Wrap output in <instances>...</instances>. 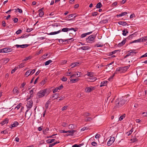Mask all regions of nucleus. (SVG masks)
Wrapping results in <instances>:
<instances>
[{"label":"nucleus","mask_w":147,"mask_h":147,"mask_svg":"<svg viewBox=\"0 0 147 147\" xmlns=\"http://www.w3.org/2000/svg\"><path fill=\"white\" fill-rule=\"evenodd\" d=\"M93 73L92 72H88L86 75L88 76H90V77H92L93 76Z\"/></svg>","instance_id":"nucleus-36"},{"label":"nucleus","mask_w":147,"mask_h":147,"mask_svg":"<svg viewBox=\"0 0 147 147\" xmlns=\"http://www.w3.org/2000/svg\"><path fill=\"white\" fill-rule=\"evenodd\" d=\"M126 38L125 39L121 42L119 43L118 45V47H121L123 46L126 42Z\"/></svg>","instance_id":"nucleus-13"},{"label":"nucleus","mask_w":147,"mask_h":147,"mask_svg":"<svg viewBox=\"0 0 147 147\" xmlns=\"http://www.w3.org/2000/svg\"><path fill=\"white\" fill-rule=\"evenodd\" d=\"M127 12H123L120 14H119V15H117V17L118 18L119 17H121V16H124L125 15L127 14Z\"/></svg>","instance_id":"nucleus-21"},{"label":"nucleus","mask_w":147,"mask_h":147,"mask_svg":"<svg viewBox=\"0 0 147 147\" xmlns=\"http://www.w3.org/2000/svg\"><path fill=\"white\" fill-rule=\"evenodd\" d=\"M61 80L63 82H65L67 81V78L65 77H63L61 79Z\"/></svg>","instance_id":"nucleus-53"},{"label":"nucleus","mask_w":147,"mask_h":147,"mask_svg":"<svg viewBox=\"0 0 147 147\" xmlns=\"http://www.w3.org/2000/svg\"><path fill=\"white\" fill-rule=\"evenodd\" d=\"M129 98L126 96L122 97L116 99L115 101V105L114 108L116 109L124 105L128 100Z\"/></svg>","instance_id":"nucleus-1"},{"label":"nucleus","mask_w":147,"mask_h":147,"mask_svg":"<svg viewBox=\"0 0 147 147\" xmlns=\"http://www.w3.org/2000/svg\"><path fill=\"white\" fill-rule=\"evenodd\" d=\"M57 134H54L51 136H47V138H55V137H54L53 136H55V135H57Z\"/></svg>","instance_id":"nucleus-47"},{"label":"nucleus","mask_w":147,"mask_h":147,"mask_svg":"<svg viewBox=\"0 0 147 147\" xmlns=\"http://www.w3.org/2000/svg\"><path fill=\"white\" fill-rule=\"evenodd\" d=\"M107 81H104L102 82L100 84V87L106 86L107 84Z\"/></svg>","instance_id":"nucleus-16"},{"label":"nucleus","mask_w":147,"mask_h":147,"mask_svg":"<svg viewBox=\"0 0 147 147\" xmlns=\"http://www.w3.org/2000/svg\"><path fill=\"white\" fill-rule=\"evenodd\" d=\"M46 82V81L45 80H44L42 81L41 82V84L44 85V84Z\"/></svg>","instance_id":"nucleus-63"},{"label":"nucleus","mask_w":147,"mask_h":147,"mask_svg":"<svg viewBox=\"0 0 147 147\" xmlns=\"http://www.w3.org/2000/svg\"><path fill=\"white\" fill-rule=\"evenodd\" d=\"M133 129L132 128L130 131H128L127 133V136H129V135H130L131 134L132 132H133Z\"/></svg>","instance_id":"nucleus-40"},{"label":"nucleus","mask_w":147,"mask_h":147,"mask_svg":"<svg viewBox=\"0 0 147 147\" xmlns=\"http://www.w3.org/2000/svg\"><path fill=\"white\" fill-rule=\"evenodd\" d=\"M49 93V90L47 88L41 90L37 93L36 95V98H39L42 97L45 95L48 94Z\"/></svg>","instance_id":"nucleus-2"},{"label":"nucleus","mask_w":147,"mask_h":147,"mask_svg":"<svg viewBox=\"0 0 147 147\" xmlns=\"http://www.w3.org/2000/svg\"><path fill=\"white\" fill-rule=\"evenodd\" d=\"M115 140V139L114 137H111L110 138L109 140L113 143L114 141Z\"/></svg>","instance_id":"nucleus-43"},{"label":"nucleus","mask_w":147,"mask_h":147,"mask_svg":"<svg viewBox=\"0 0 147 147\" xmlns=\"http://www.w3.org/2000/svg\"><path fill=\"white\" fill-rule=\"evenodd\" d=\"M32 105L33 102L32 100H30V101H28L26 106L28 108H29V109H28L25 112V117L26 116V113L28 111L29 109L32 107Z\"/></svg>","instance_id":"nucleus-4"},{"label":"nucleus","mask_w":147,"mask_h":147,"mask_svg":"<svg viewBox=\"0 0 147 147\" xmlns=\"http://www.w3.org/2000/svg\"><path fill=\"white\" fill-rule=\"evenodd\" d=\"M33 94H30V96L29 97H28V98H26V100L27 101H28L30 99L31 97H32L33 96Z\"/></svg>","instance_id":"nucleus-56"},{"label":"nucleus","mask_w":147,"mask_h":147,"mask_svg":"<svg viewBox=\"0 0 147 147\" xmlns=\"http://www.w3.org/2000/svg\"><path fill=\"white\" fill-rule=\"evenodd\" d=\"M61 31L63 32H67V31H69V28H63L61 30Z\"/></svg>","instance_id":"nucleus-32"},{"label":"nucleus","mask_w":147,"mask_h":147,"mask_svg":"<svg viewBox=\"0 0 147 147\" xmlns=\"http://www.w3.org/2000/svg\"><path fill=\"white\" fill-rule=\"evenodd\" d=\"M61 32V30H58L57 31L54 32H51L50 33H47V34L48 35H55L56 34H57Z\"/></svg>","instance_id":"nucleus-11"},{"label":"nucleus","mask_w":147,"mask_h":147,"mask_svg":"<svg viewBox=\"0 0 147 147\" xmlns=\"http://www.w3.org/2000/svg\"><path fill=\"white\" fill-rule=\"evenodd\" d=\"M13 20L14 21V23L17 22L18 20V18H13Z\"/></svg>","instance_id":"nucleus-45"},{"label":"nucleus","mask_w":147,"mask_h":147,"mask_svg":"<svg viewBox=\"0 0 147 147\" xmlns=\"http://www.w3.org/2000/svg\"><path fill=\"white\" fill-rule=\"evenodd\" d=\"M69 40H71V41L72 42L74 40V39L73 38H71L67 39H63V42Z\"/></svg>","instance_id":"nucleus-46"},{"label":"nucleus","mask_w":147,"mask_h":147,"mask_svg":"<svg viewBox=\"0 0 147 147\" xmlns=\"http://www.w3.org/2000/svg\"><path fill=\"white\" fill-rule=\"evenodd\" d=\"M18 67H15L14 69H12L11 71V73L13 74L14 73L15 71L17 69Z\"/></svg>","instance_id":"nucleus-51"},{"label":"nucleus","mask_w":147,"mask_h":147,"mask_svg":"<svg viewBox=\"0 0 147 147\" xmlns=\"http://www.w3.org/2000/svg\"><path fill=\"white\" fill-rule=\"evenodd\" d=\"M58 40L59 42L61 44H62L63 42V39H56V40Z\"/></svg>","instance_id":"nucleus-55"},{"label":"nucleus","mask_w":147,"mask_h":147,"mask_svg":"<svg viewBox=\"0 0 147 147\" xmlns=\"http://www.w3.org/2000/svg\"><path fill=\"white\" fill-rule=\"evenodd\" d=\"M103 46V44H102L101 43H100V42L98 43L95 45L94 47H102Z\"/></svg>","instance_id":"nucleus-15"},{"label":"nucleus","mask_w":147,"mask_h":147,"mask_svg":"<svg viewBox=\"0 0 147 147\" xmlns=\"http://www.w3.org/2000/svg\"><path fill=\"white\" fill-rule=\"evenodd\" d=\"M146 37H147V36L144 37H142V38H139L138 39L134 40L132 42H131L130 43L145 41V40H147V39L146 38Z\"/></svg>","instance_id":"nucleus-5"},{"label":"nucleus","mask_w":147,"mask_h":147,"mask_svg":"<svg viewBox=\"0 0 147 147\" xmlns=\"http://www.w3.org/2000/svg\"><path fill=\"white\" fill-rule=\"evenodd\" d=\"M1 134H6L7 133V130H3V131H1Z\"/></svg>","instance_id":"nucleus-60"},{"label":"nucleus","mask_w":147,"mask_h":147,"mask_svg":"<svg viewBox=\"0 0 147 147\" xmlns=\"http://www.w3.org/2000/svg\"><path fill=\"white\" fill-rule=\"evenodd\" d=\"M32 30H33V29H32V28H28L27 29V30H26V32H31Z\"/></svg>","instance_id":"nucleus-61"},{"label":"nucleus","mask_w":147,"mask_h":147,"mask_svg":"<svg viewBox=\"0 0 147 147\" xmlns=\"http://www.w3.org/2000/svg\"><path fill=\"white\" fill-rule=\"evenodd\" d=\"M125 72L123 67L117 68L115 71V74L121 73Z\"/></svg>","instance_id":"nucleus-7"},{"label":"nucleus","mask_w":147,"mask_h":147,"mask_svg":"<svg viewBox=\"0 0 147 147\" xmlns=\"http://www.w3.org/2000/svg\"><path fill=\"white\" fill-rule=\"evenodd\" d=\"M31 58V56H29L28 57H26V58L24 59L22 61L23 62L24 61H27L28 60V59H30Z\"/></svg>","instance_id":"nucleus-35"},{"label":"nucleus","mask_w":147,"mask_h":147,"mask_svg":"<svg viewBox=\"0 0 147 147\" xmlns=\"http://www.w3.org/2000/svg\"><path fill=\"white\" fill-rule=\"evenodd\" d=\"M8 122V119L7 118L5 119L4 121H2L1 123L2 125H4L6 123H7Z\"/></svg>","instance_id":"nucleus-18"},{"label":"nucleus","mask_w":147,"mask_h":147,"mask_svg":"<svg viewBox=\"0 0 147 147\" xmlns=\"http://www.w3.org/2000/svg\"><path fill=\"white\" fill-rule=\"evenodd\" d=\"M76 126L74 124H70L69 126V129H73L75 128Z\"/></svg>","instance_id":"nucleus-28"},{"label":"nucleus","mask_w":147,"mask_h":147,"mask_svg":"<svg viewBox=\"0 0 147 147\" xmlns=\"http://www.w3.org/2000/svg\"><path fill=\"white\" fill-rule=\"evenodd\" d=\"M76 131L75 130H68L67 131V133L68 132L69 133H71V136H73V134Z\"/></svg>","instance_id":"nucleus-27"},{"label":"nucleus","mask_w":147,"mask_h":147,"mask_svg":"<svg viewBox=\"0 0 147 147\" xmlns=\"http://www.w3.org/2000/svg\"><path fill=\"white\" fill-rule=\"evenodd\" d=\"M18 88L17 87H15L14 88L13 90V92L14 94H18L19 93V91L17 89Z\"/></svg>","instance_id":"nucleus-17"},{"label":"nucleus","mask_w":147,"mask_h":147,"mask_svg":"<svg viewBox=\"0 0 147 147\" xmlns=\"http://www.w3.org/2000/svg\"><path fill=\"white\" fill-rule=\"evenodd\" d=\"M28 36V35L26 34H24L22 35L20 38H27Z\"/></svg>","instance_id":"nucleus-38"},{"label":"nucleus","mask_w":147,"mask_h":147,"mask_svg":"<svg viewBox=\"0 0 147 147\" xmlns=\"http://www.w3.org/2000/svg\"><path fill=\"white\" fill-rule=\"evenodd\" d=\"M92 78H89V79H90V82H93L95 81L96 80V78L94 77H91Z\"/></svg>","instance_id":"nucleus-34"},{"label":"nucleus","mask_w":147,"mask_h":147,"mask_svg":"<svg viewBox=\"0 0 147 147\" xmlns=\"http://www.w3.org/2000/svg\"><path fill=\"white\" fill-rule=\"evenodd\" d=\"M123 33L122 34L123 35L125 36L126 35V33H125V29H124V30L122 31Z\"/></svg>","instance_id":"nucleus-62"},{"label":"nucleus","mask_w":147,"mask_h":147,"mask_svg":"<svg viewBox=\"0 0 147 147\" xmlns=\"http://www.w3.org/2000/svg\"><path fill=\"white\" fill-rule=\"evenodd\" d=\"M90 48V47L89 46H85L80 47L79 49H82L84 50H87L89 49Z\"/></svg>","instance_id":"nucleus-12"},{"label":"nucleus","mask_w":147,"mask_h":147,"mask_svg":"<svg viewBox=\"0 0 147 147\" xmlns=\"http://www.w3.org/2000/svg\"><path fill=\"white\" fill-rule=\"evenodd\" d=\"M15 10L16 11H18V12L19 13H22V9H19V8H18L17 9H16Z\"/></svg>","instance_id":"nucleus-50"},{"label":"nucleus","mask_w":147,"mask_h":147,"mask_svg":"<svg viewBox=\"0 0 147 147\" xmlns=\"http://www.w3.org/2000/svg\"><path fill=\"white\" fill-rule=\"evenodd\" d=\"M94 89V87H87L85 89V91L86 92H90Z\"/></svg>","instance_id":"nucleus-8"},{"label":"nucleus","mask_w":147,"mask_h":147,"mask_svg":"<svg viewBox=\"0 0 147 147\" xmlns=\"http://www.w3.org/2000/svg\"><path fill=\"white\" fill-rule=\"evenodd\" d=\"M4 53H8L12 51V49L10 48H4Z\"/></svg>","instance_id":"nucleus-10"},{"label":"nucleus","mask_w":147,"mask_h":147,"mask_svg":"<svg viewBox=\"0 0 147 147\" xmlns=\"http://www.w3.org/2000/svg\"><path fill=\"white\" fill-rule=\"evenodd\" d=\"M135 50L134 49L128 51V52H129L130 51L131 52L124 57V58H125L130 56H133L134 55L136 54L137 53V52H135Z\"/></svg>","instance_id":"nucleus-6"},{"label":"nucleus","mask_w":147,"mask_h":147,"mask_svg":"<svg viewBox=\"0 0 147 147\" xmlns=\"http://www.w3.org/2000/svg\"><path fill=\"white\" fill-rule=\"evenodd\" d=\"M63 85L61 84L59 86L57 87L58 90H60L63 88Z\"/></svg>","instance_id":"nucleus-54"},{"label":"nucleus","mask_w":147,"mask_h":147,"mask_svg":"<svg viewBox=\"0 0 147 147\" xmlns=\"http://www.w3.org/2000/svg\"><path fill=\"white\" fill-rule=\"evenodd\" d=\"M118 23L119 25H121L123 26H125L127 25V23L126 22L123 21H121L118 22Z\"/></svg>","instance_id":"nucleus-14"},{"label":"nucleus","mask_w":147,"mask_h":147,"mask_svg":"<svg viewBox=\"0 0 147 147\" xmlns=\"http://www.w3.org/2000/svg\"><path fill=\"white\" fill-rule=\"evenodd\" d=\"M28 45L27 44L22 45H14V46L16 47L17 48L20 47L22 48H24L26 47H28Z\"/></svg>","instance_id":"nucleus-9"},{"label":"nucleus","mask_w":147,"mask_h":147,"mask_svg":"<svg viewBox=\"0 0 147 147\" xmlns=\"http://www.w3.org/2000/svg\"><path fill=\"white\" fill-rule=\"evenodd\" d=\"M59 94L58 93H55L54 94L52 97V98H54V99H56L58 98Z\"/></svg>","instance_id":"nucleus-29"},{"label":"nucleus","mask_w":147,"mask_h":147,"mask_svg":"<svg viewBox=\"0 0 147 147\" xmlns=\"http://www.w3.org/2000/svg\"><path fill=\"white\" fill-rule=\"evenodd\" d=\"M38 12L39 13V16L40 17H42L44 14L43 11H40V12Z\"/></svg>","instance_id":"nucleus-37"},{"label":"nucleus","mask_w":147,"mask_h":147,"mask_svg":"<svg viewBox=\"0 0 147 147\" xmlns=\"http://www.w3.org/2000/svg\"><path fill=\"white\" fill-rule=\"evenodd\" d=\"M129 66L123 67L124 70L125 71V72L129 68Z\"/></svg>","instance_id":"nucleus-52"},{"label":"nucleus","mask_w":147,"mask_h":147,"mask_svg":"<svg viewBox=\"0 0 147 147\" xmlns=\"http://www.w3.org/2000/svg\"><path fill=\"white\" fill-rule=\"evenodd\" d=\"M22 104L21 103H20L15 108H17V109H19L20 106L22 105Z\"/></svg>","instance_id":"nucleus-48"},{"label":"nucleus","mask_w":147,"mask_h":147,"mask_svg":"<svg viewBox=\"0 0 147 147\" xmlns=\"http://www.w3.org/2000/svg\"><path fill=\"white\" fill-rule=\"evenodd\" d=\"M91 144L92 145L94 146H96L97 145V143L95 141H93V142H92L91 143Z\"/></svg>","instance_id":"nucleus-39"},{"label":"nucleus","mask_w":147,"mask_h":147,"mask_svg":"<svg viewBox=\"0 0 147 147\" xmlns=\"http://www.w3.org/2000/svg\"><path fill=\"white\" fill-rule=\"evenodd\" d=\"M35 69H34L32 70H30V74L28 75V76H29V75L30 74H31L32 75L35 72Z\"/></svg>","instance_id":"nucleus-42"},{"label":"nucleus","mask_w":147,"mask_h":147,"mask_svg":"<svg viewBox=\"0 0 147 147\" xmlns=\"http://www.w3.org/2000/svg\"><path fill=\"white\" fill-rule=\"evenodd\" d=\"M131 143H133L136 142L138 140L136 137H134L133 138L131 139Z\"/></svg>","instance_id":"nucleus-33"},{"label":"nucleus","mask_w":147,"mask_h":147,"mask_svg":"<svg viewBox=\"0 0 147 147\" xmlns=\"http://www.w3.org/2000/svg\"><path fill=\"white\" fill-rule=\"evenodd\" d=\"M109 20L108 18L103 19L100 22H102L104 24H105L107 23Z\"/></svg>","instance_id":"nucleus-24"},{"label":"nucleus","mask_w":147,"mask_h":147,"mask_svg":"<svg viewBox=\"0 0 147 147\" xmlns=\"http://www.w3.org/2000/svg\"><path fill=\"white\" fill-rule=\"evenodd\" d=\"M94 35H91L86 38V40L88 43H91L94 42Z\"/></svg>","instance_id":"nucleus-3"},{"label":"nucleus","mask_w":147,"mask_h":147,"mask_svg":"<svg viewBox=\"0 0 147 147\" xmlns=\"http://www.w3.org/2000/svg\"><path fill=\"white\" fill-rule=\"evenodd\" d=\"M134 34L130 35L129 36H128L126 39L130 40L131 39H132V38L134 37Z\"/></svg>","instance_id":"nucleus-31"},{"label":"nucleus","mask_w":147,"mask_h":147,"mask_svg":"<svg viewBox=\"0 0 147 147\" xmlns=\"http://www.w3.org/2000/svg\"><path fill=\"white\" fill-rule=\"evenodd\" d=\"M25 64L24 63H22L20 65H18L19 68H21L24 67V65Z\"/></svg>","instance_id":"nucleus-41"},{"label":"nucleus","mask_w":147,"mask_h":147,"mask_svg":"<svg viewBox=\"0 0 147 147\" xmlns=\"http://www.w3.org/2000/svg\"><path fill=\"white\" fill-rule=\"evenodd\" d=\"M102 5L100 2L98 3L96 6V8H100L102 7Z\"/></svg>","instance_id":"nucleus-23"},{"label":"nucleus","mask_w":147,"mask_h":147,"mask_svg":"<svg viewBox=\"0 0 147 147\" xmlns=\"http://www.w3.org/2000/svg\"><path fill=\"white\" fill-rule=\"evenodd\" d=\"M55 140V139H48L46 140V142L47 143L50 144L52 143Z\"/></svg>","instance_id":"nucleus-26"},{"label":"nucleus","mask_w":147,"mask_h":147,"mask_svg":"<svg viewBox=\"0 0 147 147\" xmlns=\"http://www.w3.org/2000/svg\"><path fill=\"white\" fill-rule=\"evenodd\" d=\"M22 32V30L20 29H19L16 31V33L17 34H18L21 33Z\"/></svg>","instance_id":"nucleus-57"},{"label":"nucleus","mask_w":147,"mask_h":147,"mask_svg":"<svg viewBox=\"0 0 147 147\" xmlns=\"http://www.w3.org/2000/svg\"><path fill=\"white\" fill-rule=\"evenodd\" d=\"M92 119L91 117H88L85 120L86 121H90Z\"/></svg>","instance_id":"nucleus-64"},{"label":"nucleus","mask_w":147,"mask_h":147,"mask_svg":"<svg viewBox=\"0 0 147 147\" xmlns=\"http://www.w3.org/2000/svg\"><path fill=\"white\" fill-rule=\"evenodd\" d=\"M19 124V123L17 121L15 122L14 123L11 125V127H10L11 128H12L13 127H14L17 126Z\"/></svg>","instance_id":"nucleus-19"},{"label":"nucleus","mask_w":147,"mask_h":147,"mask_svg":"<svg viewBox=\"0 0 147 147\" xmlns=\"http://www.w3.org/2000/svg\"><path fill=\"white\" fill-rule=\"evenodd\" d=\"M125 115L124 114L123 115L121 116L119 118V120H120V121L122 120L123 119V118L125 117Z\"/></svg>","instance_id":"nucleus-44"},{"label":"nucleus","mask_w":147,"mask_h":147,"mask_svg":"<svg viewBox=\"0 0 147 147\" xmlns=\"http://www.w3.org/2000/svg\"><path fill=\"white\" fill-rule=\"evenodd\" d=\"M52 62V61L51 60H49L48 61H46L45 63V65H49L50 63Z\"/></svg>","instance_id":"nucleus-30"},{"label":"nucleus","mask_w":147,"mask_h":147,"mask_svg":"<svg viewBox=\"0 0 147 147\" xmlns=\"http://www.w3.org/2000/svg\"><path fill=\"white\" fill-rule=\"evenodd\" d=\"M50 26H57L58 27L59 26L58 25V24H56V23H54L53 24L51 25Z\"/></svg>","instance_id":"nucleus-58"},{"label":"nucleus","mask_w":147,"mask_h":147,"mask_svg":"<svg viewBox=\"0 0 147 147\" xmlns=\"http://www.w3.org/2000/svg\"><path fill=\"white\" fill-rule=\"evenodd\" d=\"M90 113H85L84 114V116L87 117V116H90Z\"/></svg>","instance_id":"nucleus-59"},{"label":"nucleus","mask_w":147,"mask_h":147,"mask_svg":"<svg viewBox=\"0 0 147 147\" xmlns=\"http://www.w3.org/2000/svg\"><path fill=\"white\" fill-rule=\"evenodd\" d=\"M87 35V33L83 34L81 35V38H83L86 37Z\"/></svg>","instance_id":"nucleus-49"},{"label":"nucleus","mask_w":147,"mask_h":147,"mask_svg":"<svg viewBox=\"0 0 147 147\" xmlns=\"http://www.w3.org/2000/svg\"><path fill=\"white\" fill-rule=\"evenodd\" d=\"M79 80V78L71 79H70V81L72 82V83H74L78 81Z\"/></svg>","instance_id":"nucleus-25"},{"label":"nucleus","mask_w":147,"mask_h":147,"mask_svg":"<svg viewBox=\"0 0 147 147\" xmlns=\"http://www.w3.org/2000/svg\"><path fill=\"white\" fill-rule=\"evenodd\" d=\"M80 63L79 62H77L72 63L71 65L73 66L72 67L73 68L75 67V66H78V65Z\"/></svg>","instance_id":"nucleus-20"},{"label":"nucleus","mask_w":147,"mask_h":147,"mask_svg":"<svg viewBox=\"0 0 147 147\" xmlns=\"http://www.w3.org/2000/svg\"><path fill=\"white\" fill-rule=\"evenodd\" d=\"M120 51L119 50H117L113 51L112 52H111L109 53L110 55H112L113 54H114L117 53L118 51L120 52Z\"/></svg>","instance_id":"nucleus-22"}]
</instances>
